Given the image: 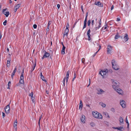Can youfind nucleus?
<instances>
[{
	"mask_svg": "<svg viewBox=\"0 0 131 131\" xmlns=\"http://www.w3.org/2000/svg\"><path fill=\"white\" fill-rule=\"evenodd\" d=\"M114 83L115 85H113V88L119 94L122 95L123 94V91L120 88H118L115 85H117V83L115 82Z\"/></svg>",
	"mask_w": 131,
	"mask_h": 131,
	"instance_id": "obj_1",
	"label": "nucleus"
},
{
	"mask_svg": "<svg viewBox=\"0 0 131 131\" xmlns=\"http://www.w3.org/2000/svg\"><path fill=\"white\" fill-rule=\"evenodd\" d=\"M92 115L94 117L96 118L102 119L103 118L102 115L96 111L93 112Z\"/></svg>",
	"mask_w": 131,
	"mask_h": 131,
	"instance_id": "obj_2",
	"label": "nucleus"
},
{
	"mask_svg": "<svg viewBox=\"0 0 131 131\" xmlns=\"http://www.w3.org/2000/svg\"><path fill=\"white\" fill-rule=\"evenodd\" d=\"M97 91V93L99 95H101L104 93L105 91L102 89L98 88L96 89Z\"/></svg>",
	"mask_w": 131,
	"mask_h": 131,
	"instance_id": "obj_3",
	"label": "nucleus"
},
{
	"mask_svg": "<svg viewBox=\"0 0 131 131\" xmlns=\"http://www.w3.org/2000/svg\"><path fill=\"white\" fill-rule=\"evenodd\" d=\"M108 71L107 69H105L103 71H101L100 72V74L103 77L104 75H105L106 73L108 72Z\"/></svg>",
	"mask_w": 131,
	"mask_h": 131,
	"instance_id": "obj_4",
	"label": "nucleus"
},
{
	"mask_svg": "<svg viewBox=\"0 0 131 131\" xmlns=\"http://www.w3.org/2000/svg\"><path fill=\"white\" fill-rule=\"evenodd\" d=\"M10 109V108L9 105H7L5 108V112L7 113H8L9 112Z\"/></svg>",
	"mask_w": 131,
	"mask_h": 131,
	"instance_id": "obj_5",
	"label": "nucleus"
},
{
	"mask_svg": "<svg viewBox=\"0 0 131 131\" xmlns=\"http://www.w3.org/2000/svg\"><path fill=\"white\" fill-rule=\"evenodd\" d=\"M120 104L123 108H125L126 106V103L123 100H122L120 101Z\"/></svg>",
	"mask_w": 131,
	"mask_h": 131,
	"instance_id": "obj_6",
	"label": "nucleus"
},
{
	"mask_svg": "<svg viewBox=\"0 0 131 131\" xmlns=\"http://www.w3.org/2000/svg\"><path fill=\"white\" fill-rule=\"evenodd\" d=\"M50 54L49 53H48L45 51V53L43 56L42 57V59H43L45 58H46L49 57L50 56Z\"/></svg>",
	"mask_w": 131,
	"mask_h": 131,
	"instance_id": "obj_7",
	"label": "nucleus"
},
{
	"mask_svg": "<svg viewBox=\"0 0 131 131\" xmlns=\"http://www.w3.org/2000/svg\"><path fill=\"white\" fill-rule=\"evenodd\" d=\"M7 9H4L3 10V13L6 16V17H8L9 14V13L8 11H6Z\"/></svg>",
	"mask_w": 131,
	"mask_h": 131,
	"instance_id": "obj_8",
	"label": "nucleus"
},
{
	"mask_svg": "<svg viewBox=\"0 0 131 131\" xmlns=\"http://www.w3.org/2000/svg\"><path fill=\"white\" fill-rule=\"evenodd\" d=\"M107 53L108 54L110 53L112 50V47L110 45H108L107 47Z\"/></svg>",
	"mask_w": 131,
	"mask_h": 131,
	"instance_id": "obj_9",
	"label": "nucleus"
},
{
	"mask_svg": "<svg viewBox=\"0 0 131 131\" xmlns=\"http://www.w3.org/2000/svg\"><path fill=\"white\" fill-rule=\"evenodd\" d=\"M69 29H66L64 31V32L63 35V37H64L65 36H66L67 37L68 35V33L69 32Z\"/></svg>",
	"mask_w": 131,
	"mask_h": 131,
	"instance_id": "obj_10",
	"label": "nucleus"
},
{
	"mask_svg": "<svg viewBox=\"0 0 131 131\" xmlns=\"http://www.w3.org/2000/svg\"><path fill=\"white\" fill-rule=\"evenodd\" d=\"M94 4L99 7H102L103 6V4L99 1L95 2Z\"/></svg>",
	"mask_w": 131,
	"mask_h": 131,
	"instance_id": "obj_11",
	"label": "nucleus"
},
{
	"mask_svg": "<svg viewBox=\"0 0 131 131\" xmlns=\"http://www.w3.org/2000/svg\"><path fill=\"white\" fill-rule=\"evenodd\" d=\"M124 39L125 42L127 41L129 39L128 35L127 34H125L124 37Z\"/></svg>",
	"mask_w": 131,
	"mask_h": 131,
	"instance_id": "obj_12",
	"label": "nucleus"
},
{
	"mask_svg": "<svg viewBox=\"0 0 131 131\" xmlns=\"http://www.w3.org/2000/svg\"><path fill=\"white\" fill-rule=\"evenodd\" d=\"M70 73V71H67V74L66 75V83H67L69 79V74Z\"/></svg>",
	"mask_w": 131,
	"mask_h": 131,
	"instance_id": "obj_13",
	"label": "nucleus"
},
{
	"mask_svg": "<svg viewBox=\"0 0 131 131\" xmlns=\"http://www.w3.org/2000/svg\"><path fill=\"white\" fill-rule=\"evenodd\" d=\"M20 6V4H19L16 5L15 6V8L14 9V11L16 12L17 9H18Z\"/></svg>",
	"mask_w": 131,
	"mask_h": 131,
	"instance_id": "obj_14",
	"label": "nucleus"
},
{
	"mask_svg": "<svg viewBox=\"0 0 131 131\" xmlns=\"http://www.w3.org/2000/svg\"><path fill=\"white\" fill-rule=\"evenodd\" d=\"M112 67L115 70H118L119 69V67L117 64L113 65Z\"/></svg>",
	"mask_w": 131,
	"mask_h": 131,
	"instance_id": "obj_15",
	"label": "nucleus"
},
{
	"mask_svg": "<svg viewBox=\"0 0 131 131\" xmlns=\"http://www.w3.org/2000/svg\"><path fill=\"white\" fill-rule=\"evenodd\" d=\"M90 29H89L88 31L87 32V35L88 37V40H90L91 39L90 36L91 35L90 34Z\"/></svg>",
	"mask_w": 131,
	"mask_h": 131,
	"instance_id": "obj_16",
	"label": "nucleus"
},
{
	"mask_svg": "<svg viewBox=\"0 0 131 131\" xmlns=\"http://www.w3.org/2000/svg\"><path fill=\"white\" fill-rule=\"evenodd\" d=\"M85 116L84 115H83L81 118V122L83 123H84L85 122Z\"/></svg>",
	"mask_w": 131,
	"mask_h": 131,
	"instance_id": "obj_17",
	"label": "nucleus"
},
{
	"mask_svg": "<svg viewBox=\"0 0 131 131\" xmlns=\"http://www.w3.org/2000/svg\"><path fill=\"white\" fill-rule=\"evenodd\" d=\"M17 69V68L16 67L15 68L12 74V78H13V76L15 75V73Z\"/></svg>",
	"mask_w": 131,
	"mask_h": 131,
	"instance_id": "obj_18",
	"label": "nucleus"
},
{
	"mask_svg": "<svg viewBox=\"0 0 131 131\" xmlns=\"http://www.w3.org/2000/svg\"><path fill=\"white\" fill-rule=\"evenodd\" d=\"M87 19H85L84 21V25L83 27V29L84 28H85L86 26V22H87Z\"/></svg>",
	"mask_w": 131,
	"mask_h": 131,
	"instance_id": "obj_19",
	"label": "nucleus"
},
{
	"mask_svg": "<svg viewBox=\"0 0 131 131\" xmlns=\"http://www.w3.org/2000/svg\"><path fill=\"white\" fill-rule=\"evenodd\" d=\"M66 48L65 46H63V47L61 51V53L62 54H65V50Z\"/></svg>",
	"mask_w": 131,
	"mask_h": 131,
	"instance_id": "obj_20",
	"label": "nucleus"
},
{
	"mask_svg": "<svg viewBox=\"0 0 131 131\" xmlns=\"http://www.w3.org/2000/svg\"><path fill=\"white\" fill-rule=\"evenodd\" d=\"M119 120L120 122V124H122L123 123V118L122 117H119Z\"/></svg>",
	"mask_w": 131,
	"mask_h": 131,
	"instance_id": "obj_21",
	"label": "nucleus"
},
{
	"mask_svg": "<svg viewBox=\"0 0 131 131\" xmlns=\"http://www.w3.org/2000/svg\"><path fill=\"white\" fill-rule=\"evenodd\" d=\"M111 63H112V66L113 65H115V64H116V62L115 60L114 59H113Z\"/></svg>",
	"mask_w": 131,
	"mask_h": 131,
	"instance_id": "obj_22",
	"label": "nucleus"
},
{
	"mask_svg": "<svg viewBox=\"0 0 131 131\" xmlns=\"http://www.w3.org/2000/svg\"><path fill=\"white\" fill-rule=\"evenodd\" d=\"M83 107V104L82 103V102L81 100L80 102V105H79V109H82Z\"/></svg>",
	"mask_w": 131,
	"mask_h": 131,
	"instance_id": "obj_23",
	"label": "nucleus"
},
{
	"mask_svg": "<svg viewBox=\"0 0 131 131\" xmlns=\"http://www.w3.org/2000/svg\"><path fill=\"white\" fill-rule=\"evenodd\" d=\"M99 104L100 105H101L103 107H105L106 106V105L105 104L102 102L100 103Z\"/></svg>",
	"mask_w": 131,
	"mask_h": 131,
	"instance_id": "obj_24",
	"label": "nucleus"
},
{
	"mask_svg": "<svg viewBox=\"0 0 131 131\" xmlns=\"http://www.w3.org/2000/svg\"><path fill=\"white\" fill-rule=\"evenodd\" d=\"M17 124H14V128L15 129V131H17Z\"/></svg>",
	"mask_w": 131,
	"mask_h": 131,
	"instance_id": "obj_25",
	"label": "nucleus"
},
{
	"mask_svg": "<svg viewBox=\"0 0 131 131\" xmlns=\"http://www.w3.org/2000/svg\"><path fill=\"white\" fill-rule=\"evenodd\" d=\"M117 129L121 130H124V128L123 127H117Z\"/></svg>",
	"mask_w": 131,
	"mask_h": 131,
	"instance_id": "obj_26",
	"label": "nucleus"
},
{
	"mask_svg": "<svg viewBox=\"0 0 131 131\" xmlns=\"http://www.w3.org/2000/svg\"><path fill=\"white\" fill-rule=\"evenodd\" d=\"M10 65V61L9 60H7V66L8 67H9Z\"/></svg>",
	"mask_w": 131,
	"mask_h": 131,
	"instance_id": "obj_27",
	"label": "nucleus"
},
{
	"mask_svg": "<svg viewBox=\"0 0 131 131\" xmlns=\"http://www.w3.org/2000/svg\"><path fill=\"white\" fill-rule=\"evenodd\" d=\"M108 26L107 25H106L105 26H104L103 27L102 29H103L104 30H105V31L106 30V29H107V28Z\"/></svg>",
	"mask_w": 131,
	"mask_h": 131,
	"instance_id": "obj_28",
	"label": "nucleus"
},
{
	"mask_svg": "<svg viewBox=\"0 0 131 131\" xmlns=\"http://www.w3.org/2000/svg\"><path fill=\"white\" fill-rule=\"evenodd\" d=\"M90 125L92 127H93L95 125V123L93 122H91L90 123Z\"/></svg>",
	"mask_w": 131,
	"mask_h": 131,
	"instance_id": "obj_29",
	"label": "nucleus"
},
{
	"mask_svg": "<svg viewBox=\"0 0 131 131\" xmlns=\"http://www.w3.org/2000/svg\"><path fill=\"white\" fill-rule=\"evenodd\" d=\"M119 37V36L118 35V34H117L115 36V39H118Z\"/></svg>",
	"mask_w": 131,
	"mask_h": 131,
	"instance_id": "obj_30",
	"label": "nucleus"
},
{
	"mask_svg": "<svg viewBox=\"0 0 131 131\" xmlns=\"http://www.w3.org/2000/svg\"><path fill=\"white\" fill-rule=\"evenodd\" d=\"M19 82L21 84H23L24 83V80H20Z\"/></svg>",
	"mask_w": 131,
	"mask_h": 131,
	"instance_id": "obj_31",
	"label": "nucleus"
},
{
	"mask_svg": "<svg viewBox=\"0 0 131 131\" xmlns=\"http://www.w3.org/2000/svg\"><path fill=\"white\" fill-rule=\"evenodd\" d=\"M24 75L21 74V76L20 78V80H24Z\"/></svg>",
	"mask_w": 131,
	"mask_h": 131,
	"instance_id": "obj_32",
	"label": "nucleus"
},
{
	"mask_svg": "<svg viewBox=\"0 0 131 131\" xmlns=\"http://www.w3.org/2000/svg\"><path fill=\"white\" fill-rule=\"evenodd\" d=\"M91 23V21L90 20H89L87 23V25L88 26H90V23Z\"/></svg>",
	"mask_w": 131,
	"mask_h": 131,
	"instance_id": "obj_33",
	"label": "nucleus"
},
{
	"mask_svg": "<svg viewBox=\"0 0 131 131\" xmlns=\"http://www.w3.org/2000/svg\"><path fill=\"white\" fill-rule=\"evenodd\" d=\"M76 74L75 73H74V78H73L72 81H73L75 79V78H76Z\"/></svg>",
	"mask_w": 131,
	"mask_h": 131,
	"instance_id": "obj_34",
	"label": "nucleus"
},
{
	"mask_svg": "<svg viewBox=\"0 0 131 131\" xmlns=\"http://www.w3.org/2000/svg\"><path fill=\"white\" fill-rule=\"evenodd\" d=\"M66 78L65 77L63 79V85L64 86L65 85V80H66Z\"/></svg>",
	"mask_w": 131,
	"mask_h": 131,
	"instance_id": "obj_35",
	"label": "nucleus"
},
{
	"mask_svg": "<svg viewBox=\"0 0 131 131\" xmlns=\"http://www.w3.org/2000/svg\"><path fill=\"white\" fill-rule=\"evenodd\" d=\"M101 27V26H98V27H95V30H97V29H99Z\"/></svg>",
	"mask_w": 131,
	"mask_h": 131,
	"instance_id": "obj_36",
	"label": "nucleus"
},
{
	"mask_svg": "<svg viewBox=\"0 0 131 131\" xmlns=\"http://www.w3.org/2000/svg\"><path fill=\"white\" fill-rule=\"evenodd\" d=\"M41 79H42V80H43L45 81V82L46 81V80H45V79L44 77L43 76H42V77H41Z\"/></svg>",
	"mask_w": 131,
	"mask_h": 131,
	"instance_id": "obj_37",
	"label": "nucleus"
},
{
	"mask_svg": "<svg viewBox=\"0 0 131 131\" xmlns=\"http://www.w3.org/2000/svg\"><path fill=\"white\" fill-rule=\"evenodd\" d=\"M69 27V23H67L66 26V29H68V28Z\"/></svg>",
	"mask_w": 131,
	"mask_h": 131,
	"instance_id": "obj_38",
	"label": "nucleus"
},
{
	"mask_svg": "<svg viewBox=\"0 0 131 131\" xmlns=\"http://www.w3.org/2000/svg\"><path fill=\"white\" fill-rule=\"evenodd\" d=\"M33 93L32 92H31L30 94V95L31 96V99H32V98H33Z\"/></svg>",
	"mask_w": 131,
	"mask_h": 131,
	"instance_id": "obj_39",
	"label": "nucleus"
},
{
	"mask_svg": "<svg viewBox=\"0 0 131 131\" xmlns=\"http://www.w3.org/2000/svg\"><path fill=\"white\" fill-rule=\"evenodd\" d=\"M94 24V20H93L92 21V23H91V25H92V26L93 27V26Z\"/></svg>",
	"mask_w": 131,
	"mask_h": 131,
	"instance_id": "obj_40",
	"label": "nucleus"
},
{
	"mask_svg": "<svg viewBox=\"0 0 131 131\" xmlns=\"http://www.w3.org/2000/svg\"><path fill=\"white\" fill-rule=\"evenodd\" d=\"M7 22L6 20H5V21L3 22V24L5 26L6 25V24Z\"/></svg>",
	"mask_w": 131,
	"mask_h": 131,
	"instance_id": "obj_41",
	"label": "nucleus"
},
{
	"mask_svg": "<svg viewBox=\"0 0 131 131\" xmlns=\"http://www.w3.org/2000/svg\"><path fill=\"white\" fill-rule=\"evenodd\" d=\"M82 62L83 63H84L85 62V59L84 58H83L82 59Z\"/></svg>",
	"mask_w": 131,
	"mask_h": 131,
	"instance_id": "obj_42",
	"label": "nucleus"
},
{
	"mask_svg": "<svg viewBox=\"0 0 131 131\" xmlns=\"http://www.w3.org/2000/svg\"><path fill=\"white\" fill-rule=\"evenodd\" d=\"M36 63H35L34 64V68H33V69H32L31 70V72L32 71L34 70L35 67H36Z\"/></svg>",
	"mask_w": 131,
	"mask_h": 131,
	"instance_id": "obj_43",
	"label": "nucleus"
},
{
	"mask_svg": "<svg viewBox=\"0 0 131 131\" xmlns=\"http://www.w3.org/2000/svg\"><path fill=\"white\" fill-rule=\"evenodd\" d=\"M8 86H11V82L10 81L8 82Z\"/></svg>",
	"mask_w": 131,
	"mask_h": 131,
	"instance_id": "obj_44",
	"label": "nucleus"
},
{
	"mask_svg": "<svg viewBox=\"0 0 131 131\" xmlns=\"http://www.w3.org/2000/svg\"><path fill=\"white\" fill-rule=\"evenodd\" d=\"M33 27L34 28L36 29L37 27V25L36 24H34L33 26Z\"/></svg>",
	"mask_w": 131,
	"mask_h": 131,
	"instance_id": "obj_45",
	"label": "nucleus"
},
{
	"mask_svg": "<svg viewBox=\"0 0 131 131\" xmlns=\"http://www.w3.org/2000/svg\"><path fill=\"white\" fill-rule=\"evenodd\" d=\"M101 19H100V21H99V26H101Z\"/></svg>",
	"mask_w": 131,
	"mask_h": 131,
	"instance_id": "obj_46",
	"label": "nucleus"
},
{
	"mask_svg": "<svg viewBox=\"0 0 131 131\" xmlns=\"http://www.w3.org/2000/svg\"><path fill=\"white\" fill-rule=\"evenodd\" d=\"M125 120H126V123L127 124V123H128V121L127 120V116L126 117V119H125Z\"/></svg>",
	"mask_w": 131,
	"mask_h": 131,
	"instance_id": "obj_47",
	"label": "nucleus"
},
{
	"mask_svg": "<svg viewBox=\"0 0 131 131\" xmlns=\"http://www.w3.org/2000/svg\"><path fill=\"white\" fill-rule=\"evenodd\" d=\"M2 113L3 116V117L4 118L5 116V114L3 112H2Z\"/></svg>",
	"mask_w": 131,
	"mask_h": 131,
	"instance_id": "obj_48",
	"label": "nucleus"
},
{
	"mask_svg": "<svg viewBox=\"0 0 131 131\" xmlns=\"http://www.w3.org/2000/svg\"><path fill=\"white\" fill-rule=\"evenodd\" d=\"M103 113L104 115H105L106 116H107V115H108V113L107 112H103Z\"/></svg>",
	"mask_w": 131,
	"mask_h": 131,
	"instance_id": "obj_49",
	"label": "nucleus"
},
{
	"mask_svg": "<svg viewBox=\"0 0 131 131\" xmlns=\"http://www.w3.org/2000/svg\"><path fill=\"white\" fill-rule=\"evenodd\" d=\"M91 83V81H90V79H89V85L87 86L88 87L90 85Z\"/></svg>",
	"mask_w": 131,
	"mask_h": 131,
	"instance_id": "obj_50",
	"label": "nucleus"
},
{
	"mask_svg": "<svg viewBox=\"0 0 131 131\" xmlns=\"http://www.w3.org/2000/svg\"><path fill=\"white\" fill-rule=\"evenodd\" d=\"M51 21H49L48 24V25H50L51 24Z\"/></svg>",
	"mask_w": 131,
	"mask_h": 131,
	"instance_id": "obj_51",
	"label": "nucleus"
},
{
	"mask_svg": "<svg viewBox=\"0 0 131 131\" xmlns=\"http://www.w3.org/2000/svg\"><path fill=\"white\" fill-rule=\"evenodd\" d=\"M42 115H41L39 117V121H40L41 119L42 118Z\"/></svg>",
	"mask_w": 131,
	"mask_h": 131,
	"instance_id": "obj_52",
	"label": "nucleus"
},
{
	"mask_svg": "<svg viewBox=\"0 0 131 131\" xmlns=\"http://www.w3.org/2000/svg\"><path fill=\"white\" fill-rule=\"evenodd\" d=\"M114 8V6L113 5H112L111 7V10H112Z\"/></svg>",
	"mask_w": 131,
	"mask_h": 131,
	"instance_id": "obj_53",
	"label": "nucleus"
},
{
	"mask_svg": "<svg viewBox=\"0 0 131 131\" xmlns=\"http://www.w3.org/2000/svg\"><path fill=\"white\" fill-rule=\"evenodd\" d=\"M14 123L17 124V119H16L15 121V122Z\"/></svg>",
	"mask_w": 131,
	"mask_h": 131,
	"instance_id": "obj_54",
	"label": "nucleus"
},
{
	"mask_svg": "<svg viewBox=\"0 0 131 131\" xmlns=\"http://www.w3.org/2000/svg\"><path fill=\"white\" fill-rule=\"evenodd\" d=\"M24 69H23L22 70V72L21 73V74H23V75L24 73Z\"/></svg>",
	"mask_w": 131,
	"mask_h": 131,
	"instance_id": "obj_55",
	"label": "nucleus"
},
{
	"mask_svg": "<svg viewBox=\"0 0 131 131\" xmlns=\"http://www.w3.org/2000/svg\"><path fill=\"white\" fill-rule=\"evenodd\" d=\"M60 5L59 4H58L57 5V7L59 9L60 7Z\"/></svg>",
	"mask_w": 131,
	"mask_h": 131,
	"instance_id": "obj_56",
	"label": "nucleus"
},
{
	"mask_svg": "<svg viewBox=\"0 0 131 131\" xmlns=\"http://www.w3.org/2000/svg\"><path fill=\"white\" fill-rule=\"evenodd\" d=\"M112 128L114 129H117V127H113Z\"/></svg>",
	"mask_w": 131,
	"mask_h": 131,
	"instance_id": "obj_57",
	"label": "nucleus"
},
{
	"mask_svg": "<svg viewBox=\"0 0 131 131\" xmlns=\"http://www.w3.org/2000/svg\"><path fill=\"white\" fill-rule=\"evenodd\" d=\"M120 20V18H117V21H119Z\"/></svg>",
	"mask_w": 131,
	"mask_h": 131,
	"instance_id": "obj_58",
	"label": "nucleus"
},
{
	"mask_svg": "<svg viewBox=\"0 0 131 131\" xmlns=\"http://www.w3.org/2000/svg\"><path fill=\"white\" fill-rule=\"evenodd\" d=\"M101 46H99V49L98 50V51H99V50L101 49Z\"/></svg>",
	"mask_w": 131,
	"mask_h": 131,
	"instance_id": "obj_59",
	"label": "nucleus"
},
{
	"mask_svg": "<svg viewBox=\"0 0 131 131\" xmlns=\"http://www.w3.org/2000/svg\"><path fill=\"white\" fill-rule=\"evenodd\" d=\"M40 77H42V76H43V75H42V73L41 72L40 73Z\"/></svg>",
	"mask_w": 131,
	"mask_h": 131,
	"instance_id": "obj_60",
	"label": "nucleus"
},
{
	"mask_svg": "<svg viewBox=\"0 0 131 131\" xmlns=\"http://www.w3.org/2000/svg\"><path fill=\"white\" fill-rule=\"evenodd\" d=\"M10 86H8V87L7 88V89H10Z\"/></svg>",
	"mask_w": 131,
	"mask_h": 131,
	"instance_id": "obj_61",
	"label": "nucleus"
},
{
	"mask_svg": "<svg viewBox=\"0 0 131 131\" xmlns=\"http://www.w3.org/2000/svg\"><path fill=\"white\" fill-rule=\"evenodd\" d=\"M76 23H77V22L75 23L74 24V27L75 26V25L76 24Z\"/></svg>",
	"mask_w": 131,
	"mask_h": 131,
	"instance_id": "obj_62",
	"label": "nucleus"
},
{
	"mask_svg": "<svg viewBox=\"0 0 131 131\" xmlns=\"http://www.w3.org/2000/svg\"><path fill=\"white\" fill-rule=\"evenodd\" d=\"M40 121H39L38 122V125H39L40 126Z\"/></svg>",
	"mask_w": 131,
	"mask_h": 131,
	"instance_id": "obj_63",
	"label": "nucleus"
},
{
	"mask_svg": "<svg viewBox=\"0 0 131 131\" xmlns=\"http://www.w3.org/2000/svg\"><path fill=\"white\" fill-rule=\"evenodd\" d=\"M49 25H48V26H47V28L48 29H49Z\"/></svg>",
	"mask_w": 131,
	"mask_h": 131,
	"instance_id": "obj_64",
	"label": "nucleus"
}]
</instances>
